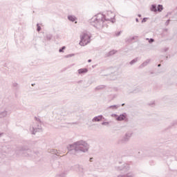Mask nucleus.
<instances>
[{
	"label": "nucleus",
	"mask_w": 177,
	"mask_h": 177,
	"mask_svg": "<svg viewBox=\"0 0 177 177\" xmlns=\"http://www.w3.org/2000/svg\"><path fill=\"white\" fill-rule=\"evenodd\" d=\"M114 17V14L111 11H108L106 15L100 13L97 14L90 20V23L95 28H103L105 21L115 23Z\"/></svg>",
	"instance_id": "1"
},
{
	"label": "nucleus",
	"mask_w": 177,
	"mask_h": 177,
	"mask_svg": "<svg viewBox=\"0 0 177 177\" xmlns=\"http://www.w3.org/2000/svg\"><path fill=\"white\" fill-rule=\"evenodd\" d=\"M68 150H80L82 153H88L89 151V144L82 140L70 144L67 147Z\"/></svg>",
	"instance_id": "2"
},
{
	"label": "nucleus",
	"mask_w": 177,
	"mask_h": 177,
	"mask_svg": "<svg viewBox=\"0 0 177 177\" xmlns=\"http://www.w3.org/2000/svg\"><path fill=\"white\" fill-rule=\"evenodd\" d=\"M91 42V36L87 33H83L80 35V41L79 45L81 46H85V45H88Z\"/></svg>",
	"instance_id": "3"
},
{
	"label": "nucleus",
	"mask_w": 177,
	"mask_h": 177,
	"mask_svg": "<svg viewBox=\"0 0 177 177\" xmlns=\"http://www.w3.org/2000/svg\"><path fill=\"white\" fill-rule=\"evenodd\" d=\"M132 135H133V133L132 131H127L119 140V143H122V145H127V143H128V142L131 140Z\"/></svg>",
	"instance_id": "4"
},
{
	"label": "nucleus",
	"mask_w": 177,
	"mask_h": 177,
	"mask_svg": "<svg viewBox=\"0 0 177 177\" xmlns=\"http://www.w3.org/2000/svg\"><path fill=\"white\" fill-rule=\"evenodd\" d=\"M131 167H129V165L124 163L121 166H115V171H121L122 172H124V174L128 172Z\"/></svg>",
	"instance_id": "5"
},
{
	"label": "nucleus",
	"mask_w": 177,
	"mask_h": 177,
	"mask_svg": "<svg viewBox=\"0 0 177 177\" xmlns=\"http://www.w3.org/2000/svg\"><path fill=\"white\" fill-rule=\"evenodd\" d=\"M171 156H174V152L171 150H163L160 153V157L164 158V160H167V158L171 157Z\"/></svg>",
	"instance_id": "6"
},
{
	"label": "nucleus",
	"mask_w": 177,
	"mask_h": 177,
	"mask_svg": "<svg viewBox=\"0 0 177 177\" xmlns=\"http://www.w3.org/2000/svg\"><path fill=\"white\" fill-rule=\"evenodd\" d=\"M25 151H27V153H30V151H31V149H28V147L27 146H24L18 148L16 150L15 153L17 156H19V154H24Z\"/></svg>",
	"instance_id": "7"
},
{
	"label": "nucleus",
	"mask_w": 177,
	"mask_h": 177,
	"mask_svg": "<svg viewBox=\"0 0 177 177\" xmlns=\"http://www.w3.org/2000/svg\"><path fill=\"white\" fill-rule=\"evenodd\" d=\"M41 129H42V127H41V124H37L36 125L35 124L32 127V128H30V131L32 135H35L37 132H40Z\"/></svg>",
	"instance_id": "8"
},
{
	"label": "nucleus",
	"mask_w": 177,
	"mask_h": 177,
	"mask_svg": "<svg viewBox=\"0 0 177 177\" xmlns=\"http://www.w3.org/2000/svg\"><path fill=\"white\" fill-rule=\"evenodd\" d=\"M71 169L73 171H76L77 172H79V174H81L82 175L84 174V167H82L80 165H75L74 166H72Z\"/></svg>",
	"instance_id": "9"
},
{
	"label": "nucleus",
	"mask_w": 177,
	"mask_h": 177,
	"mask_svg": "<svg viewBox=\"0 0 177 177\" xmlns=\"http://www.w3.org/2000/svg\"><path fill=\"white\" fill-rule=\"evenodd\" d=\"M127 117V113H123L120 114L119 116L118 115L115 120L116 121H125V120H128Z\"/></svg>",
	"instance_id": "10"
},
{
	"label": "nucleus",
	"mask_w": 177,
	"mask_h": 177,
	"mask_svg": "<svg viewBox=\"0 0 177 177\" xmlns=\"http://www.w3.org/2000/svg\"><path fill=\"white\" fill-rule=\"evenodd\" d=\"M102 120H104V117L102 115L95 116L92 119L93 122H100Z\"/></svg>",
	"instance_id": "11"
},
{
	"label": "nucleus",
	"mask_w": 177,
	"mask_h": 177,
	"mask_svg": "<svg viewBox=\"0 0 177 177\" xmlns=\"http://www.w3.org/2000/svg\"><path fill=\"white\" fill-rule=\"evenodd\" d=\"M143 91V88L140 86H136L130 93H140Z\"/></svg>",
	"instance_id": "12"
},
{
	"label": "nucleus",
	"mask_w": 177,
	"mask_h": 177,
	"mask_svg": "<svg viewBox=\"0 0 177 177\" xmlns=\"http://www.w3.org/2000/svg\"><path fill=\"white\" fill-rule=\"evenodd\" d=\"M81 151V150H75V149H69L68 151V154H74L75 156H77V154Z\"/></svg>",
	"instance_id": "13"
},
{
	"label": "nucleus",
	"mask_w": 177,
	"mask_h": 177,
	"mask_svg": "<svg viewBox=\"0 0 177 177\" xmlns=\"http://www.w3.org/2000/svg\"><path fill=\"white\" fill-rule=\"evenodd\" d=\"M77 71H78V74H86V73H88V68H80Z\"/></svg>",
	"instance_id": "14"
},
{
	"label": "nucleus",
	"mask_w": 177,
	"mask_h": 177,
	"mask_svg": "<svg viewBox=\"0 0 177 177\" xmlns=\"http://www.w3.org/2000/svg\"><path fill=\"white\" fill-rule=\"evenodd\" d=\"M150 59H147L145 62H144L140 66L139 68H143V67H146L149 63H150Z\"/></svg>",
	"instance_id": "15"
},
{
	"label": "nucleus",
	"mask_w": 177,
	"mask_h": 177,
	"mask_svg": "<svg viewBox=\"0 0 177 177\" xmlns=\"http://www.w3.org/2000/svg\"><path fill=\"white\" fill-rule=\"evenodd\" d=\"M68 115V112L66 111H64L61 113V117L62 118L63 120H66L65 117H67Z\"/></svg>",
	"instance_id": "16"
},
{
	"label": "nucleus",
	"mask_w": 177,
	"mask_h": 177,
	"mask_svg": "<svg viewBox=\"0 0 177 177\" xmlns=\"http://www.w3.org/2000/svg\"><path fill=\"white\" fill-rule=\"evenodd\" d=\"M151 12H158L157 10V5L156 4H152L150 8Z\"/></svg>",
	"instance_id": "17"
},
{
	"label": "nucleus",
	"mask_w": 177,
	"mask_h": 177,
	"mask_svg": "<svg viewBox=\"0 0 177 177\" xmlns=\"http://www.w3.org/2000/svg\"><path fill=\"white\" fill-rule=\"evenodd\" d=\"M8 115V111H3L0 113V118H5Z\"/></svg>",
	"instance_id": "18"
},
{
	"label": "nucleus",
	"mask_w": 177,
	"mask_h": 177,
	"mask_svg": "<svg viewBox=\"0 0 177 177\" xmlns=\"http://www.w3.org/2000/svg\"><path fill=\"white\" fill-rule=\"evenodd\" d=\"M117 177H133V174L129 173L127 174H120Z\"/></svg>",
	"instance_id": "19"
},
{
	"label": "nucleus",
	"mask_w": 177,
	"mask_h": 177,
	"mask_svg": "<svg viewBox=\"0 0 177 177\" xmlns=\"http://www.w3.org/2000/svg\"><path fill=\"white\" fill-rule=\"evenodd\" d=\"M106 88V86L104 85H100L95 87V91H102V89H104Z\"/></svg>",
	"instance_id": "20"
},
{
	"label": "nucleus",
	"mask_w": 177,
	"mask_h": 177,
	"mask_svg": "<svg viewBox=\"0 0 177 177\" xmlns=\"http://www.w3.org/2000/svg\"><path fill=\"white\" fill-rule=\"evenodd\" d=\"M156 9L158 12H162V10H164V7L162 6V5L159 4L158 5V6H156Z\"/></svg>",
	"instance_id": "21"
},
{
	"label": "nucleus",
	"mask_w": 177,
	"mask_h": 177,
	"mask_svg": "<svg viewBox=\"0 0 177 177\" xmlns=\"http://www.w3.org/2000/svg\"><path fill=\"white\" fill-rule=\"evenodd\" d=\"M118 107H120V105H111L108 107V109H111L112 110H117Z\"/></svg>",
	"instance_id": "22"
},
{
	"label": "nucleus",
	"mask_w": 177,
	"mask_h": 177,
	"mask_svg": "<svg viewBox=\"0 0 177 177\" xmlns=\"http://www.w3.org/2000/svg\"><path fill=\"white\" fill-rule=\"evenodd\" d=\"M68 20H69V21H75V17L73 15H68Z\"/></svg>",
	"instance_id": "23"
},
{
	"label": "nucleus",
	"mask_w": 177,
	"mask_h": 177,
	"mask_svg": "<svg viewBox=\"0 0 177 177\" xmlns=\"http://www.w3.org/2000/svg\"><path fill=\"white\" fill-rule=\"evenodd\" d=\"M113 55H115V50L109 51L106 56L109 57V56H113Z\"/></svg>",
	"instance_id": "24"
},
{
	"label": "nucleus",
	"mask_w": 177,
	"mask_h": 177,
	"mask_svg": "<svg viewBox=\"0 0 177 177\" xmlns=\"http://www.w3.org/2000/svg\"><path fill=\"white\" fill-rule=\"evenodd\" d=\"M133 40H135V37H132L127 39L126 41H127L129 44H131V42H132V41H133Z\"/></svg>",
	"instance_id": "25"
},
{
	"label": "nucleus",
	"mask_w": 177,
	"mask_h": 177,
	"mask_svg": "<svg viewBox=\"0 0 177 177\" xmlns=\"http://www.w3.org/2000/svg\"><path fill=\"white\" fill-rule=\"evenodd\" d=\"M53 37V35H52L50 34L46 35L47 41H50V39H52Z\"/></svg>",
	"instance_id": "26"
},
{
	"label": "nucleus",
	"mask_w": 177,
	"mask_h": 177,
	"mask_svg": "<svg viewBox=\"0 0 177 177\" xmlns=\"http://www.w3.org/2000/svg\"><path fill=\"white\" fill-rule=\"evenodd\" d=\"M67 175V173H61L60 174H58L57 176V177H66V176Z\"/></svg>",
	"instance_id": "27"
},
{
	"label": "nucleus",
	"mask_w": 177,
	"mask_h": 177,
	"mask_svg": "<svg viewBox=\"0 0 177 177\" xmlns=\"http://www.w3.org/2000/svg\"><path fill=\"white\" fill-rule=\"evenodd\" d=\"M136 62H138V57L133 59V60H131L130 62V64L132 65V64H135V63H136Z\"/></svg>",
	"instance_id": "28"
},
{
	"label": "nucleus",
	"mask_w": 177,
	"mask_h": 177,
	"mask_svg": "<svg viewBox=\"0 0 177 177\" xmlns=\"http://www.w3.org/2000/svg\"><path fill=\"white\" fill-rule=\"evenodd\" d=\"M64 49H66V46H62L61 48L59 49V53H62L63 52H64Z\"/></svg>",
	"instance_id": "29"
},
{
	"label": "nucleus",
	"mask_w": 177,
	"mask_h": 177,
	"mask_svg": "<svg viewBox=\"0 0 177 177\" xmlns=\"http://www.w3.org/2000/svg\"><path fill=\"white\" fill-rule=\"evenodd\" d=\"M35 121H37V122H39V124H42V121H41V119H39L37 116L35 117Z\"/></svg>",
	"instance_id": "30"
},
{
	"label": "nucleus",
	"mask_w": 177,
	"mask_h": 177,
	"mask_svg": "<svg viewBox=\"0 0 177 177\" xmlns=\"http://www.w3.org/2000/svg\"><path fill=\"white\" fill-rule=\"evenodd\" d=\"M147 41H149V44H153V42H154V39H153V38H151V39L147 38Z\"/></svg>",
	"instance_id": "31"
},
{
	"label": "nucleus",
	"mask_w": 177,
	"mask_h": 177,
	"mask_svg": "<svg viewBox=\"0 0 177 177\" xmlns=\"http://www.w3.org/2000/svg\"><path fill=\"white\" fill-rule=\"evenodd\" d=\"M73 56H75V54H69V55H65V57L66 58H68V57H73Z\"/></svg>",
	"instance_id": "32"
},
{
	"label": "nucleus",
	"mask_w": 177,
	"mask_h": 177,
	"mask_svg": "<svg viewBox=\"0 0 177 177\" xmlns=\"http://www.w3.org/2000/svg\"><path fill=\"white\" fill-rule=\"evenodd\" d=\"M147 20H149L148 17H144L142 19V20L141 21V23H146V21H147Z\"/></svg>",
	"instance_id": "33"
},
{
	"label": "nucleus",
	"mask_w": 177,
	"mask_h": 177,
	"mask_svg": "<svg viewBox=\"0 0 177 177\" xmlns=\"http://www.w3.org/2000/svg\"><path fill=\"white\" fill-rule=\"evenodd\" d=\"M41 28L39 26V24H37V31H41Z\"/></svg>",
	"instance_id": "34"
},
{
	"label": "nucleus",
	"mask_w": 177,
	"mask_h": 177,
	"mask_svg": "<svg viewBox=\"0 0 177 177\" xmlns=\"http://www.w3.org/2000/svg\"><path fill=\"white\" fill-rule=\"evenodd\" d=\"M172 127H175V125H177V120H174L171 123Z\"/></svg>",
	"instance_id": "35"
},
{
	"label": "nucleus",
	"mask_w": 177,
	"mask_h": 177,
	"mask_svg": "<svg viewBox=\"0 0 177 177\" xmlns=\"http://www.w3.org/2000/svg\"><path fill=\"white\" fill-rule=\"evenodd\" d=\"M110 124V122H102V125H109Z\"/></svg>",
	"instance_id": "36"
},
{
	"label": "nucleus",
	"mask_w": 177,
	"mask_h": 177,
	"mask_svg": "<svg viewBox=\"0 0 177 177\" xmlns=\"http://www.w3.org/2000/svg\"><path fill=\"white\" fill-rule=\"evenodd\" d=\"M113 91L114 92H118V91H120V88H118V87H113Z\"/></svg>",
	"instance_id": "37"
},
{
	"label": "nucleus",
	"mask_w": 177,
	"mask_h": 177,
	"mask_svg": "<svg viewBox=\"0 0 177 177\" xmlns=\"http://www.w3.org/2000/svg\"><path fill=\"white\" fill-rule=\"evenodd\" d=\"M12 86H14V88H17V86H19V84H17V83H13V84H12Z\"/></svg>",
	"instance_id": "38"
},
{
	"label": "nucleus",
	"mask_w": 177,
	"mask_h": 177,
	"mask_svg": "<svg viewBox=\"0 0 177 177\" xmlns=\"http://www.w3.org/2000/svg\"><path fill=\"white\" fill-rule=\"evenodd\" d=\"M111 117H114V118H117V117H118V115H117L115 113H113V114H111Z\"/></svg>",
	"instance_id": "39"
},
{
	"label": "nucleus",
	"mask_w": 177,
	"mask_h": 177,
	"mask_svg": "<svg viewBox=\"0 0 177 177\" xmlns=\"http://www.w3.org/2000/svg\"><path fill=\"white\" fill-rule=\"evenodd\" d=\"M171 21V19H168L166 22H165V26H168V24H169V22Z\"/></svg>",
	"instance_id": "40"
},
{
	"label": "nucleus",
	"mask_w": 177,
	"mask_h": 177,
	"mask_svg": "<svg viewBox=\"0 0 177 177\" xmlns=\"http://www.w3.org/2000/svg\"><path fill=\"white\" fill-rule=\"evenodd\" d=\"M116 37H120V35H121V31L118 32L117 33H115Z\"/></svg>",
	"instance_id": "41"
},
{
	"label": "nucleus",
	"mask_w": 177,
	"mask_h": 177,
	"mask_svg": "<svg viewBox=\"0 0 177 177\" xmlns=\"http://www.w3.org/2000/svg\"><path fill=\"white\" fill-rule=\"evenodd\" d=\"M71 125H73V124H75V125H77L78 124V122H73V123H69Z\"/></svg>",
	"instance_id": "42"
},
{
	"label": "nucleus",
	"mask_w": 177,
	"mask_h": 177,
	"mask_svg": "<svg viewBox=\"0 0 177 177\" xmlns=\"http://www.w3.org/2000/svg\"><path fill=\"white\" fill-rule=\"evenodd\" d=\"M169 48H165V49H164V52H168V50H169Z\"/></svg>",
	"instance_id": "43"
},
{
	"label": "nucleus",
	"mask_w": 177,
	"mask_h": 177,
	"mask_svg": "<svg viewBox=\"0 0 177 177\" xmlns=\"http://www.w3.org/2000/svg\"><path fill=\"white\" fill-rule=\"evenodd\" d=\"M53 153H57V150H56V149H53Z\"/></svg>",
	"instance_id": "44"
},
{
	"label": "nucleus",
	"mask_w": 177,
	"mask_h": 177,
	"mask_svg": "<svg viewBox=\"0 0 177 177\" xmlns=\"http://www.w3.org/2000/svg\"><path fill=\"white\" fill-rule=\"evenodd\" d=\"M83 81L82 80H80L77 82V84H82Z\"/></svg>",
	"instance_id": "45"
},
{
	"label": "nucleus",
	"mask_w": 177,
	"mask_h": 177,
	"mask_svg": "<svg viewBox=\"0 0 177 177\" xmlns=\"http://www.w3.org/2000/svg\"><path fill=\"white\" fill-rule=\"evenodd\" d=\"M136 23H139V19L136 18Z\"/></svg>",
	"instance_id": "46"
},
{
	"label": "nucleus",
	"mask_w": 177,
	"mask_h": 177,
	"mask_svg": "<svg viewBox=\"0 0 177 177\" xmlns=\"http://www.w3.org/2000/svg\"><path fill=\"white\" fill-rule=\"evenodd\" d=\"M91 62H92V59H88V63H91Z\"/></svg>",
	"instance_id": "47"
},
{
	"label": "nucleus",
	"mask_w": 177,
	"mask_h": 177,
	"mask_svg": "<svg viewBox=\"0 0 177 177\" xmlns=\"http://www.w3.org/2000/svg\"><path fill=\"white\" fill-rule=\"evenodd\" d=\"M138 16L139 17H142V15H140V14H138Z\"/></svg>",
	"instance_id": "48"
},
{
	"label": "nucleus",
	"mask_w": 177,
	"mask_h": 177,
	"mask_svg": "<svg viewBox=\"0 0 177 177\" xmlns=\"http://www.w3.org/2000/svg\"><path fill=\"white\" fill-rule=\"evenodd\" d=\"M171 15V12H167V16Z\"/></svg>",
	"instance_id": "49"
},
{
	"label": "nucleus",
	"mask_w": 177,
	"mask_h": 177,
	"mask_svg": "<svg viewBox=\"0 0 177 177\" xmlns=\"http://www.w3.org/2000/svg\"><path fill=\"white\" fill-rule=\"evenodd\" d=\"M149 74H151H151H154V72H151H151H149Z\"/></svg>",
	"instance_id": "50"
},
{
	"label": "nucleus",
	"mask_w": 177,
	"mask_h": 177,
	"mask_svg": "<svg viewBox=\"0 0 177 177\" xmlns=\"http://www.w3.org/2000/svg\"><path fill=\"white\" fill-rule=\"evenodd\" d=\"M158 67H161L160 64H158Z\"/></svg>",
	"instance_id": "51"
},
{
	"label": "nucleus",
	"mask_w": 177,
	"mask_h": 177,
	"mask_svg": "<svg viewBox=\"0 0 177 177\" xmlns=\"http://www.w3.org/2000/svg\"><path fill=\"white\" fill-rule=\"evenodd\" d=\"M88 86H89V84L87 86H84V88H88Z\"/></svg>",
	"instance_id": "52"
},
{
	"label": "nucleus",
	"mask_w": 177,
	"mask_h": 177,
	"mask_svg": "<svg viewBox=\"0 0 177 177\" xmlns=\"http://www.w3.org/2000/svg\"><path fill=\"white\" fill-rule=\"evenodd\" d=\"M3 135V133H0V136H2Z\"/></svg>",
	"instance_id": "53"
},
{
	"label": "nucleus",
	"mask_w": 177,
	"mask_h": 177,
	"mask_svg": "<svg viewBox=\"0 0 177 177\" xmlns=\"http://www.w3.org/2000/svg\"><path fill=\"white\" fill-rule=\"evenodd\" d=\"M92 160H93V158H90V161H92Z\"/></svg>",
	"instance_id": "54"
},
{
	"label": "nucleus",
	"mask_w": 177,
	"mask_h": 177,
	"mask_svg": "<svg viewBox=\"0 0 177 177\" xmlns=\"http://www.w3.org/2000/svg\"><path fill=\"white\" fill-rule=\"evenodd\" d=\"M2 162V158H0V163Z\"/></svg>",
	"instance_id": "55"
},
{
	"label": "nucleus",
	"mask_w": 177,
	"mask_h": 177,
	"mask_svg": "<svg viewBox=\"0 0 177 177\" xmlns=\"http://www.w3.org/2000/svg\"><path fill=\"white\" fill-rule=\"evenodd\" d=\"M125 106V104H122V106L124 107Z\"/></svg>",
	"instance_id": "56"
},
{
	"label": "nucleus",
	"mask_w": 177,
	"mask_h": 177,
	"mask_svg": "<svg viewBox=\"0 0 177 177\" xmlns=\"http://www.w3.org/2000/svg\"><path fill=\"white\" fill-rule=\"evenodd\" d=\"M175 17H176V19H177V14L175 15Z\"/></svg>",
	"instance_id": "57"
},
{
	"label": "nucleus",
	"mask_w": 177,
	"mask_h": 177,
	"mask_svg": "<svg viewBox=\"0 0 177 177\" xmlns=\"http://www.w3.org/2000/svg\"><path fill=\"white\" fill-rule=\"evenodd\" d=\"M35 154H38L39 152H34Z\"/></svg>",
	"instance_id": "58"
},
{
	"label": "nucleus",
	"mask_w": 177,
	"mask_h": 177,
	"mask_svg": "<svg viewBox=\"0 0 177 177\" xmlns=\"http://www.w3.org/2000/svg\"><path fill=\"white\" fill-rule=\"evenodd\" d=\"M34 85H35V84H32V86H34Z\"/></svg>",
	"instance_id": "59"
},
{
	"label": "nucleus",
	"mask_w": 177,
	"mask_h": 177,
	"mask_svg": "<svg viewBox=\"0 0 177 177\" xmlns=\"http://www.w3.org/2000/svg\"><path fill=\"white\" fill-rule=\"evenodd\" d=\"M167 59H168V56L166 57V60H167Z\"/></svg>",
	"instance_id": "60"
},
{
	"label": "nucleus",
	"mask_w": 177,
	"mask_h": 177,
	"mask_svg": "<svg viewBox=\"0 0 177 177\" xmlns=\"http://www.w3.org/2000/svg\"><path fill=\"white\" fill-rule=\"evenodd\" d=\"M61 121H62V120H58V122H60Z\"/></svg>",
	"instance_id": "61"
},
{
	"label": "nucleus",
	"mask_w": 177,
	"mask_h": 177,
	"mask_svg": "<svg viewBox=\"0 0 177 177\" xmlns=\"http://www.w3.org/2000/svg\"><path fill=\"white\" fill-rule=\"evenodd\" d=\"M165 17H168V14L166 15Z\"/></svg>",
	"instance_id": "62"
},
{
	"label": "nucleus",
	"mask_w": 177,
	"mask_h": 177,
	"mask_svg": "<svg viewBox=\"0 0 177 177\" xmlns=\"http://www.w3.org/2000/svg\"><path fill=\"white\" fill-rule=\"evenodd\" d=\"M119 164H122V162H119Z\"/></svg>",
	"instance_id": "63"
},
{
	"label": "nucleus",
	"mask_w": 177,
	"mask_h": 177,
	"mask_svg": "<svg viewBox=\"0 0 177 177\" xmlns=\"http://www.w3.org/2000/svg\"><path fill=\"white\" fill-rule=\"evenodd\" d=\"M165 31H168V29H165Z\"/></svg>",
	"instance_id": "64"
}]
</instances>
